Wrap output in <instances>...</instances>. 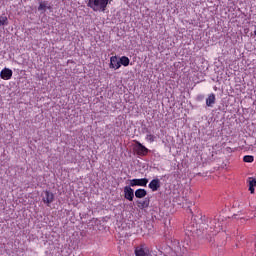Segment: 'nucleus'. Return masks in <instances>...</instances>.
I'll return each instance as SVG.
<instances>
[{"label":"nucleus","mask_w":256,"mask_h":256,"mask_svg":"<svg viewBox=\"0 0 256 256\" xmlns=\"http://www.w3.org/2000/svg\"><path fill=\"white\" fill-rule=\"evenodd\" d=\"M109 5V0H88L87 7L92 9L95 13H105L107 11V6Z\"/></svg>","instance_id":"1"},{"label":"nucleus","mask_w":256,"mask_h":256,"mask_svg":"<svg viewBox=\"0 0 256 256\" xmlns=\"http://www.w3.org/2000/svg\"><path fill=\"white\" fill-rule=\"evenodd\" d=\"M134 253L136 256H153L151 249H149V246L145 243L135 247Z\"/></svg>","instance_id":"2"},{"label":"nucleus","mask_w":256,"mask_h":256,"mask_svg":"<svg viewBox=\"0 0 256 256\" xmlns=\"http://www.w3.org/2000/svg\"><path fill=\"white\" fill-rule=\"evenodd\" d=\"M135 153H137L140 157H145L149 154V150L145 147L141 142L136 141V145L134 147Z\"/></svg>","instance_id":"3"},{"label":"nucleus","mask_w":256,"mask_h":256,"mask_svg":"<svg viewBox=\"0 0 256 256\" xmlns=\"http://www.w3.org/2000/svg\"><path fill=\"white\" fill-rule=\"evenodd\" d=\"M147 183H149V179L147 178H135L130 180V187H147Z\"/></svg>","instance_id":"4"},{"label":"nucleus","mask_w":256,"mask_h":256,"mask_svg":"<svg viewBox=\"0 0 256 256\" xmlns=\"http://www.w3.org/2000/svg\"><path fill=\"white\" fill-rule=\"evenodd\" d=\"M43 203H45L48 207L55 201V194L53 192L46 190L44 192V197L42 198Z\"/></svg>","instance_id":"5"},{"label":"nucleus","mask_w":256,"mask_h":256,"mask_svg":"<svg viewBox=\"0 0 256 256\" xmlns=\"http://www.w3.org/2000/svg\"><path fill=\"white\" fill-rule=\"evenodd\" d=\"M132 186H125L124 187V198L127 199V201H133L135 199V191Z\"/></svg>","instance_id":"6"},{"label":"nucleus","mask_w":256,"mask_h":256,"mask_svg":"<svg viewBox=\"0 0 256 256\" xmlns=\"http://www.w3.org/2000/svg\"><path fill=\"white\" fill-rule=\"evenodd\" d=\"M0 77L4 81H9V79H11V77H13V70H11L9 68L2 69L0 72Z\"/></svg>","instance_id":"7"},{"label":"nucleus","mask_w":256,"mask_h":256,"mask_svg":"<svg viewBox=\"0 0 256 256\" xmlns=\"http://www.w3.org/2000/svg\"><path fill=\"white\" fill-rule=\"evenodd\" d=\"M149 189H151V191L155 192V191H159V189H161V180H159V178L153 179L149 185H148Z\"/></svg>","instance_id":"8"},{"label":"nucleus","mask_w":256,"mask_h":256,"mask_svg":"<svg viewBox=\"0 0 256 256\" xmlns=\"http://www.w3.org/2000/svg\"><path fill=\"white\" fill-rule=\"evenodd\" d=\"M110 69H119L121 67V62L117 58V56H112L110 58Z\"/></svg>","instance_id":"9"},{"label":"nucleus","mask_w":256,"mask_h":256,"mask_svg":"<svg viewBox=\"0 0 256 256\" xmlns=\"http://www.w3.org/2000/svg\"><path fill=\"white\" fill-rule=\"evenodd\" d=\"M135 197L137 199H143V197H147V190L143 188H139L135 191Z\"/></svg>","instance_id":"10"},{"label":"nucleus","mask_w":256,"mask_h":256,"mask_svg":"<svg viewBox=\"0 0 256 256\" xmlns=\"http://www.w3.org/2000/svg\"><path fill=\"white\" fill-rule=\"evenodd\" d=\"M149 203V199L145 198L144 200H138L137 206L139 209H147V207H149Z\"/></svg>","instance_id":"11"},{"label":"nucleus","mask_w":256,"mask_h":256,"mask_svg":"<svg viewBox=\"0 0 256 256\" xmlns=\"http://www.w3.org/2000/svg\"><path fill=\"white\" fill-rule=\"evenodd\" d=\"M215 101H216V98H215V94H210L208 96V98L206 99V105L207 107H213V105H215Z\"/></svg>","instance_id":"12"},{"label":"nucleus","mask_w":256,"mask_h":256,"mask_svg":"<svg viewBox=\"0 0 256 256\" xmlns=\"http://www.w3.org/2000/svg\"><path fill=\"white\" fill-rule=\"evenodd\" d=\"M210 223L214 228V231L216 232L221 231V229H223V225L221 224V222H217V219L212 220Z\"/></svg>","instance_id":"13"},{"label":"nucleus","mask_w":256,"mask_h":256,"mask_svg":"<svg viewBox=\"0 0 256 256\" xmlns=\"http://www.w3.org/2000/svg\"><path fill=\"white\" fill-rule=\"evenodd\" d=\"M255 187H256V179L255 178H249V191H250V193H255Z\"/></svg>","instance_id":"14"},{"label":"nucleus","mask_w":256,"mask_h":256,"mask_svg":"<svg viewBox=\"0 0 256 256\" xmlns=\"http://www.w3.org/2000/svg\"><path fill=\"white\" fill-rule=\"evenodd\" d=\"M129 63H130L129 57L122 56L120 58V66L123 65L124 67H129Z\"/></svg>","instance_id":"15"},{"label":"nucleus","mask_w":256,"mask_h":256,"mask_svg":"<svg viewBox=\"0 0 256 256\" xmlns=\"http://www.w3.org/2000/svg\"><path fill=\"white\" fill-rule=\"evenodd\" d=\"M5 25H9V19L7 16H0V27H3Z\"/></svg>","instance_id":"16"},{"label":"nucleus","mask_w":256,"mask_h":256,"mask_svg":"<svg viewBox=\"0 0 256 256\" xmlns=\"http://www.w3.org/2000/svg\"><path fill=\"white\" fill-rule=\"evenodd\" d=\"M244 163H253L255 161V157L251 155H246L243 157Z\"/></svg>","instance_id":"17"},{"label":"nucleus","mask_w":256,"mask_h":256,"mask_svg":"<svg viewBox=\"0 0 256 256\" xmlns=\"http://www.w3.org/2000/svg\"><path fill=\"white\" fill-rule=\"evenodd\" d=\"M38 11H43V13H45V11H47V4L45 2H41L38 6Z\"/></svg>","instance_id":"18"},{"label":"nucleus","mask_w":256,"mask_h":256,"mask_svg":"<svg viewBox=\"0 0 256 256\" xmlns=\"http://www.w3.org/2000/svg\"><path fill=\"white\" fill-rule=\"evenodd\" d=\"M146 139L150 143H153L155 141V136L153 134H148V135H146Z\"/></svg>","instance_id":"19"},{"label":"nucleus","mask_w":256,"mask_h":256,"mask_svg":"<svg viewBox=\"0 0 256 256\" xmlns=\"http://www.w3.org/2000/svg\"><path fill=\"white\" fill-rule=\"evenodd\" d=\"M254 217H256V214L254 215Z\"/></svg>","instance_id":"20"}]
</instances>
